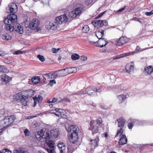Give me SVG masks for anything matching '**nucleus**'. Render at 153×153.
Instances as JSON below:
<instances>
[{
	"label": "nucleus",
	"instance_id": "f257e3e1",
	"mask_svg": "<svg viewBox=\"0 0 153 153\" xmlns=\"http://www.w3.org/2000/svg\"><path fill=\"white\" fill-rule=\"evenodd\" d=\"M17 16L15 14H12L7 16L6 18L4 20L5 24L6 29L10 32L15 30L20 34H22L23 32V29L19 24L17 22Z\"/></svg>",
	"mask_w": 153,
	"mask_h": 153
},
{
	"label": "nucleus",
	"instance_id": "f03ea898",
	"mask_svg": "<svg viewBox=\"0 0 153 153\" xmlns=\"http://www.w3.org/2000/svg\"><path fill=\"white\" fill-rule=\"evenodd\" d=\"M28 94V95L26 96L23 94L22 92L19 93L14 96V99L18 102H20L22 105L27 106L29 101V99H28V97H32L34 95V91L30 89L29 90Z\"/></svg>",
	"mask_w": 153,
	"mask_h": 153
},
{
	"label": "nucleus",
	"instance_id": "7ed1b4c3",
	"mask_svg": "<svg viewBox=\"0 0 153 153\" xmlns=\"http://www.w3.org/2000/svg\"><path fill=\"white\" fill-rule=\"evenodd\" d=\"M66 129L68 133H71L69 139L71 143L74 144L78 141V132L79 128L76 125H71L69 126Z\"/></svg>",
	"mask_w": 153,
	"mask_h": 153
},
{
	"label": "nucleus",
	"instance_id": "20e7f679",
	"mask_svg": "<svg viewBox=\"0 0 153 153\" xmlns=\"http://www.w3.org/2000/svg\"><path fill=\"white\" fill-rule=\"evenodd\" d=\"M36 137L38 140L41 142L48 141L50 139V136L49 132L47 131H43V129H41L40 131L36 132Z\"/></svg>",
	"mask_w": 153,
	"mask_h": 153
},
{
	"label": "nucleus",
	"instance_id": "39448f33",
	"mask_svg": "<svg viewBox=\"0 0 153 153\" xmlns=\"http://www.w3.org/2000/svg\"><path fill=\"white\" fill-rule=\"evenodd\" d=\"M15 117L10 115L5 117L4 118L0 121V126L2 128H6L12 124L15 120Z\"/></svg>",
	"mask_w": 153,
	"mask_h": 153
},
{
	"label": "nucleus",
	"instance_id": "423d86ee",
	"mask_svg": "<svg viewBox=\"0 0 153 153\" xmlns=\"http://www.w3.org/2000/svg\"><path fill=\"white\" fill-rule=\"evenodd\" d=\"M118 123V127H120V129H118L115 137H117L119 135H121L123 133V127L124 126V124L126 120L123 117H120L117 120Z\"/></svg>",
	"mask_w": 153,
	"mask_h": 153
},
{
	"label": "nucleus",
	"instance_id": "0eeeda50",
	"mask_svg": "<svg viewBox=\"0 0 153 153\" xmlns=\"http://www.w3.org/2000/svg\"><path fill=\"white\" fill-rule=\"evenodd\" d=\"M39 23L40 22L38 19H35L33 20L30 23V28L32 30L38 31L40 28V27L39 26Z\"/></svg>",
	"mask_w": 153,
	"mask_h": 153
},
{
	"label": "nucleus",
	"instance_id": "6e6552de",
	"mask_svg": "<svg viewBox=\"0 0 153 153\" xmlns=\"http://www.w3.org/2000/svg\"><path fill=\"white\" fill-rule=\"evenodd\" d=\"M55 20L59 25H61L66 23L68 20V18L65 14H63L56 17Z\"/></svg>",
	"mask_w": 153,
	"mask_h": 153
},
{
	"label": "nucleus",
	"instance_id": "1a4fd4ad",
	"mask_svg": "<svg viewBox=\"0 0 153 153\" xmlns=\"http://www.w3.org/2000/svg\"><path fill=\"white\" fill-rule=\"evenodd\" d=\"M48 146V148H45L46 150L49 153H56L54 150V142L52 140H48L45 142Z\"/></svg>",
	"mask_w": 153,
	"mask_h": 153
},
{
	"label": "nucleus",
	"instance_id": "9d476101",
	"mask_svg": "<svg viewBox=\"0 0 153 153\" xmlns=\"http://www.w3.org/2000/svg\"><path fill=\"white\" fill-rule=\"evenodd\" d=\"M17 5L14 3H10L6 8V12L8 13H15L17 11Z\"/></svg>",
	"mask_w": 153,
	"mask_h": 153
},
{
	"label": "nucleus",
	"instance_id": "9b49d317",
	"mask_svg": "<svg viewBox=\"0 0 153 153\" xmlns=\"http://www.w3.org/2000/svg\"><path fill=\"white\" fill-rule=\"evenodd\" d=\"M90 127L89 129L92 131V134L98 133L99 131V126L98 125H96L95 123L94 120H91L90 123Z\"/></svg>",
	"mask_w": 153,
	"mask_h": 153
},
{
	"label": "nucleus",
	"instance_id": "f8f14e48",
	"mask_svg": "<svg viewBox=\"0 0 153 153\" xmlns=\"http://www.w3.org/2000/svg\"><path fill=\"white\" fill-rule=\"evenodd\" d=\"M95 88L94 86L89 87L87 88L84 93V91H81L76 94L78 95H80L82 94H84L85 93L89 95H92L95 93Z\"/></svg>",
	"mask_w": 153,
	"mask_h": 153
},
{
	"label": "nucleus",
	"instance_id": "ddd939ff",
	"mask_svg": "<svg viewBox=\"0 0 153 153\" xmlns=\"http://www.w3.org/2000/svg\"><path fill=\"white\" fill-rule=\"evenodd\" d=\"M11 79L10 77L5 74H2L0 76V82L3 84H6Z\"/></svg>",
	"mask_w": 153,
	"mask_h": 153
},
{
	"label": "nucleus",
	"instance_id": "4468645a",
	"mask_svg": "<svg viewBox=\"0 0 153 153\" xmlns=\"http://www.w3.org/2000/svg\"><path fill=\"white\" fill-rule=\"evenodd\" d=\"M126 38L124 37H121L116 40L115 43L116 45L119 46L123 45L126 42Z\"/></svg>",
	"mask_w": 153,
	"mask_h": 153
},
{
	"label": "nucleus",
	"instance_id": "2eb2a0df",
	"mask_svg": "<svg viewBox=\"0 0 153 153\" xmlns=\"http://www.w3.org/2000/svg\"><path fill=\"white\" fill-rule=\"evenodd\" d=\"M144 72L146 75H151L153 72V66H146L144 69Z\"/></svg>",
	"mask_w": 153,
	"mask_h": 153
},
{
	"label": "nucleus",
	"instance_id": "dca6fc26",
	"mask_svg": "<svg viewBox=\"0 0 153 153\" xmlns=\"http://www.w3.org/2000/svg\"><path fill=\"white\" fill-rule=\"evenodd\" d=\"M120 136V137L119 140V143L120 145H123L126 144L127 141V139L125 135L122 134L121 135H119Z\"/></svg>",
	"mask_w": 153,
	"mask_h": 153
},
{
	"label": "nucleus",
	"instance_id": "f3484780",
	"mask_svg": "<svg viewBox=\"0 0 153 153\" xmlns=\"http://www.w3.org/2000/svg\"><path fill=\"white\" fill-rule=\"evenodd\" d=\"M92 24L95 27L97 28H99L103 26V21L102 20H95L92 22Z\"/></svg>",
	"mask_w": 153,
	"mask_h": 153
},
{
	"label": "nucleus",
	"instance_id": "a211bd4d",
	"mask_svg": "<svg viewBox=\"0 0 153 153\" xmlns=\"http://www.w3.org/2000/svg\"><path fill=\"white\" fill-rule=\"evenodd\" d=\"M61 70H65L67 75L72 73L74 72H76L77 71V69L76 67H66L64 69H61Z\"/></svg>",
	"mask_w": 153,
	"mask_h": 153
},
{
	"label": "nucleus",
	"instance_id": "6ab92c4d",
	"mask_svg": "<svg viewBox=\"0 0 153 153\" xmlns=\"http://www.w3.org/2000/svg\"><path fill=\"white\" fill-rule=\"evenodd\" d=\"M50 132L51 136L54 138H56L59 134V130L57 128L51 130Z\"/></svg>",
	"mask_w": 153,
	"mask_h": 153
},
{
	"label": "nucleus",
	"instance_id": "aec40b11",
	"mask_svg": "<svg viewBox=\"0 0 153 153\" xmlns=\"http://www.w3.org/2000/svg\"><path fill=\"white\" fill-rule=\"evenodd\" d=\"M131 63V64L130 63L128 64L126 66V71L129 73L133 71L134 69V63L132 62Z\"/></svg>",
	"mask_w": 153,
	"mask_h": 153
},
{
	"label": "nucleus",
	"instance_id": "412c9836",
	"mask_svg": "<svg viewBox=\"0 0 153 153\" xmlns=\"http://www.w3.org/2000/svg\"><path fill=\"white\" fill-rule=\"evenodd\" d=\"M58 25L59 24L55 21V22H50L48 27V28L54 30L56 28Z\"/></svg>",
	"mask_w": 153,
	"mask_h": 153
},
{
	"label": "nucleus",
	"instance_id": "4be33fe9",
	"mask_svg": "<svg viewBox=\"0 0 153 153\" xmlns=\"http://www.w3.org/2000/svg\"><path fill=\"white\" fill-rule=\"evenodd\" d=\"M134 52H129L128 53H123L122 54H120V55H119L117 56H116L113 57V60H115V59H117L121 58L124 57H125L126 56H128L130 55L131 54H133V53Z\"/></svg>",
	"mask_w": 153,
	"mask_h": 153
},
{
	"label": "nucleus",
	"instance_id": "5701e85b",
	"mask_svg": "<svg viewBox=\"0 0 153 153\" xmlns=\"http://www.w3.org/2000/svg\"><path fill=\"white\" fill-rule=\"evenodd\" d=\"M108 42L106 40H105L104 38L101 39L98 41V46L101 48L105 46L107 44Z\"/></svg>",
	"mask_w": 153,
	"mask_h": 153
},
{
	"label": "nucleus",
	"instance_id": "b1692460",
	"mask_svg": "<svg viewBox=\"0 0 153 153\" xmlns=\"http://www.w3.org/2000/svg\"><path fill=\"white\" fill-rule=\"evenodd\" d=\"M99 141V139L98 137H96V139L91 140L90 144L91 145L92 148L94 147L95 148L98 146V142Z\"/></svg>",
	"mask_w": 153,
	"mask_h": 153
},
{
	"label": "nucleus",
	"instance_id": "393cba45",
	"mask_svg": "<svg viewBox=\"0 0 153 153\" xmlns=\"http://www.w3.org/2000/svg\"><path fill=\"white\" fill-rule=\"evenodd\" d=\"M96 35L97 38L99 39V40L100 39H102L103 38H102V36H103L104 35V30H101V31H98L96 32Z\"/></svg>",
	"mask_w": 153,
	"mask_h": 153
},
{
	"label": "nucleus",
	"instance_id": "a878e982",
	"mask_svg": "<svg viewBox=\"0 0 153 153\" xmlns=\"http://www.w3.org/2000/svg\"><path fill=\"white\" fill-rule=\"evenodd\" d=\"M82 8L80 7L76 8L74 10L76 13L77 16H79L82 13Z\"/></svg>",
	"mask_w": 153,
	"mask_h": 153
},
{
	"label": "nucleus",
	"instance_id": "bb28decb",
	"mask_svg": "<svg viewBox=\"0 0 153 153\" xmlns=\"http://www.w3.org/2000/svg\"><path fill=\"white\" fill-rule=\"evenodd\" d=\"M118 98L119 100V102L121 103L124 102L126 98V96L125 95L122 94L118 96Z\"/></svg>",
	"mask_w": 153,
	"mask_h": 153
},
{
	"label": "nucleus",
	"instance_id": "cd10ccee",
	"mask_svg": "<svg viewBox=\"0 0 153 153\" xmlns=\"http://www.w3.org/2000/svg\"><path fill=\"white\" fill-rule=\"evenodd\" d=\"M40 80V78L38 76H34L32 79V82L35 84L38 83Z\"/></svg>",
	"mask_w": 153,
	"mask_h": 153
},
{
	"label": "nucleus",
	"instance_id": "c85d7f7f",
	"mask_svg": "<svg viewBox=\"0 0 153 153\" xmlns=\"http://www.w3.org/2000/svg\"><path fill=\"white\" fill-rule=\"evenodd\" d=\"M2 38L4 40H9L11 39V37L7 33L4 34L2 36Z\"/></svg>",
	"mask_w": 153,
	"mask_h": 153
},
{
	"label": "nucleus",
	"instance_id": "c756f323",
	"mask_svg": "<svg viewBox=\"0 0 153 153\" xmlns=\"http://www.w3.org/2000/svg\"><path fill=\"white\" fill-rule=\"evenodd\" d=\"M57 71H59V72L58 73L59 76H64L67 75L65 70H59Z\"/></svg>",
	"mask_w": 153,
	"mask_h": 153
},
{
	"label": "nucleus",
	"instance_id": "7c9ffc66",
	"mask_svg": "<svg viewBox=\"0 0 153 153\" xmlns=\"http://www.w3.org/2000/svg\"><path fill=\"white\" fill-rule=\"evenodd\" d=\"M71 58L73 60H76L79 59L80 58V56L77 54L74 53L71 55Z\"/></svg>",
	"mask_w": 153,
	"mask_h": 153
},
{
	"label": "nucleus",
	"instance_id": "2f4dec72",
	"mask_svg": "<svg viewBox=\"0 0 153 153\" xmlns=\"http://www.w3.org/2000/svg\"><path fill=\"white\" fill-rule=\"evenodd\" d=\"M89 30L88 26L87 25H85L82 28V31L83 33H88Z\"/></svg>",
	"mask_w": 153,
	"mask_h": 153
},
{
	"label": "nucleus",
	"instance_id": "473e14b6",
	"mask_svg": "<svg viewBox=\"0 0 153 153\" xmlns=\"http://www.w3.org/2000/svg\"><path fill=\"white\" fill-rule=\"evenodd\" d=\"M69 17L71 18H74L77 17L76 13L74 12V10L70 12L69 13Z\"/></svg>",
	"mask_w": 153,
	"mask_h": 153
},
{
	"label": "nucleus",
	"instance_id": "72a5a7b5",
	"mask_svg": "<svg viewBox=\"0 0 153 153\" xmlns=\"http://www.w3.org/2000/svg\"><path fill=\"white\" fill-rule=\"evenodd\" d=\"M13 62L12 59L10 58H6L4 59V62L5 63L9 64Z\"/></svg>",
	"mask_w": 153,
	"mask_h": 153
},
{
	"label": "nucleus",
	"instance_id": "f704fd0d",
	"mask_svg": "<svg viewBox=\"0 0 153 153\" xmlns=\"http://www.w3.org/2000/svg\"><path fill=\"white\" fill-rule=\"evenodd\" d=\"M9 71L7 69L5 68L3 66L0 65V71L7 73Z\"/></svg>",
	"mask_w": 153,
	"mask_h": 153
},
{
	"label": "nucleus",
	"instance_id": "c9c22d12",
	"mask_svg": "<svg viewBox=\"0 0 153 153\" xmlns=\"http://www.w3.org/2000/svg\"><path fill=\"white\" fill-rule=\"evenodd\" d=\"M94 122L95 123H96L95 124L96 125H98V126H99L101 124L102 122V119L101 117H98L97 119L94 121Z\"/></svg>",
	"mask_w": 153,
	"mask_h": 153
},
{
	"label": "nucleus",
	"instance_id": "e433bc0d",
	"mask_svg": "<svg viewBox=\"0 0 153 153\" xmlns=\"http://www.w3.org/2000/svg\"><path fill=\"white\" fill-rule=\"evenodd\" d=\"M70 102V99L67 97H65L64 98V99H62L60 101H59L58 102Z\"/></svg>",
	"mask_w": 153,
	"mask_h": 153
},
{
	"label": "nucleus",
	"instance_id": "4c0bfd02",
	"mask_svg": "<svg viewBox=\"0 0 153 153\" xmlns=\"http://www.w3.org/2000/svg\"><path fill=\"white\" fill-rule=\"evenodd\" d=\"M35 99H36V101H38L39 103H41L42 100V97L40 95H39L37 97H36Z\"/></svg>",
	"mask_w": 153,
	"mask_h": 153
},
{
	"label": "nucleus",
	"instance_id": "58836bf2",
	"mask_svg": "<svg viewBox=\"0 0 153 153\" xmlns=\"http://www.w3.org/2000/svg\"><path fill=\"white\" fill-rule=\"evenodd\" d=\"M37 58L42 62H43L45 61V59L44 57L40 55H38L37 56Z\"/></svg>",
	"mask_w": 153,
	"mask_h": 153
},
{
	"label": "nucleus",
	"instance_id": "ea45409f",
	"mask_svg": "<svg viewBox=\"0 0 153 153\" xmlns=\"http://www.w3.org/2000/svg\"><path fill=\"white\" fill-rule=\"evenodd\" d=\"M7 114V111H6L4 109H2L0 110V114L3 115Z\"/></svg>",
	"mask_w": 153,
	"mask_h": 153
},
{
	"label": "nucleus",
	"instance_id": "a19ab883",
	"mask_svg": "<svg viewBox=\"0 0 153 153\" xmlns=\"http://www.w3.org/2000/svg\"><path fill=\"white\" fill-rule=\"evenodd\" d=\"M73 146H69L68 148V151L67 153H72L73 150L74 149L72 147Z\"/></svg>",
	"mask_w": 153,
	"mask_h": 153
},
{
	"label": "nucleus",
	"instance_id": "79ce46f5",
	"mask_svg": "<svg viewBox=\"0 0 153 153\" xmlns=\"http://www.w3.org/2000/svg\"><path fill=\"white\" fill-rule=\"evenodd\" d=\"M24 132L26 136H29L30 134V132L28 129H25L24 131Z\"/></svg>",
	"mask_w": 153,
	"mask_h": 153
},
{
	"label": "nucleus",
	"instance_id": "37998d69",
	"mask_svg": "<svg viewBox=\"0 0 153 153\" xmlns=\"http://www.w3.org/2000/svg\"><path fill=\"white\" fill-rule=\"evenodd\" d=\"M60 153H65V147L64 146L59 149Z\"/></svg>",
	"mask_w": 153,
	"mask_h": 153
},
{
	"label": "nucleus",
	"instance_id": "c03bdc74",
	"mask_svg": "<svg viewBox=\"0 0 153 153\" xmlns=\"http://www.w3.org/2000/svg\"><path fill=\"white\" fill-rule=\"evenodd\" d=\"M149 48H147V49H148ZM147 49V48H144V49H141L140 48L139 46H137L136 48V51H138L139 52H141Z\"/></svg>",
	"mask_w": 153,
	"mask_h": 153
},
{
	"label": "nucleus",
	"instance_id": "a18cd8bd",
	"mask_svg": "<svg viewBox=\"0 0 153 153\" xmlns=\"http://www.w3.org/2000/svg\"><path fill=\"white\" fill-rule=\"evenodd\" d=\"M60 50V48L56 49L55 48H52L51 49L52 52L54 53H56Z\"/></svg>",
	"mask_w": 153,
	"mask_h": 153
},
{
	"label": "nucleus",
	"instance_id": "49530a36",
	"mask_svg": "<svg viewBox=\"0 0 153 153\" xmlns=\"http://www.w3.org/2000/svg\"><path fill=\"white\" fill-rule=\"evenodd\" d=\"M80 59L82 61H86L87 60V58L84 55L80 57Z\"/></svg>",
	"mask_w": 153,
	"mask_h": 153
},
{
	"label": "nucleus",
	"instance_id": "de8ad7c7",
	"mask_svg": "<svg viewBox=\"0 0 153 153\" xmlns=\"http://www.w3.org/2000/svg\"><path fill=\"white\" fill-rule=\"evenodd\" d=\"M56 84V81L54 80H53L50 81L48 85L51 86H52L53 84Z\"/></svg>",
	"mask_w": 153,
	"mask_h": 153
},
{
	"label": "nucleus",
	"instance_id": "09e8293b",
	"mask_svg": "<svg viewBox=\"0 0 153 153\" xmlns=\"http://www.w3.org/2000/svg\"><path fill=\"white\" fill-rule=\"evenodd\" d=\"M51 73H48L45 74H43V76H45L46 78H49V77L51 76Z\"/></svg>",
	"mask_w": 153,
	"mask_h": 153
},
{
	"label": "nucleus",
	"instance_id": "8fccbe9b",
	"mask_svg": "<svg viewBox=\"0 0 153 153\" xmlns=\"http://www.w3.org/2000/svg\"><path fill=\"white\" fill-rule=\"evenodd\" d=\"M102 88V86H100L98 87L97 88H95V92H100V90L101 88Z\"/></svg>",
	"mask_w": 153,
	"mask_h": 153
},
{
	"label": "nucleus",
	"instance_id": "3c124183",
	"mask_svg": "<svg viewBox=\"0 0 153 153\" xmlns=\"http://www.w3.org/2000/svg\"><path fill=\"white\" fill-rule=\"evenodd\" d=\"M126 6H124L123 8L119 9L116 12L117 13H121L124 11L126 8Z\"/></svg>",
	"mask_w": 153,
	"mask_h": 153
},
{
	"label": "nucleus",
	"instance_id": "603ef678",
	"mask_svg": "<svg viewBox=\"0 0 153 153\" xmlns=\"http://www.w3.org/2000/svg\"><path fill=\"white\" fill-rule=\"evenodd\" d=\"M2 152L3 153H12L11 151L7 149H3L2 151Z\"/></svg>",
	"mask_w": 153,
	"mask_h": 153
},
{
	"label": "nucleus",
	"instance_id": "864d4df0",
	"mask_svg": "<svg viewBox=\"0 0 153 153\" xmlns=\"http://www.w3.org/2000/svg\"><path fill=\"white\" fill-rule=\"evenodd\" d=\"M153 14V10H152L150 12H146L145 13V14L147 16H150Z\"/></svg>",
	"mask_w": 153,
	"mask_h": 153
},
{
	"label": "nucleus",
	"instance_id": "5fc2aeb1",
	"mask_svg": "<svg viewBox=\"0 0 153 153\" xmlns=\"http://www.w3.org/2000/svg\"><path fill=\"white\" fill-rule=\"evenodd\" d=\"M23 53L22 51H15L14 52V54L18 55V54H22Z\"/></svg>",
	"mask_w": 153,
	"mask_h": 153
},
{
	"label": "nucleus",
	"instance_id": "6e6d98bb",
	"mask_svg": "<svg viewBox=\"0 0 153 153\" xmlns=\"http://www.w3.org/2000/svg\"><path fill=\"white\" fill-rule=\"evenodd\" d=\"M133 126V123H130L128 124V126L129 129H131Z\"/></svg>",
	"mask_w": 153,
	"mask_h": 153
},
{
	"label": "nucleus",
	"instance_id": "4d7b16f0",
	"mask_svg": "<svg viewBox=\"0 0 153 153\" xmlns=\"http://www.w3.org/2000/svg\"><path fill=\"white\" fill-rule=\"evenodd\" d=\"M55 110L57 113L59 112L61 113L62 111V109H61L56 108L55 109Z\"/></svg>",
	"mask_w": 153,
	"mask_h": 153
},
{
	"label": "nucleus",
	"instance_id": "13d9d810",
	"mask_svg": "<svg viewBox=\"0 0 153 153\" xmlns=\"http://www.w3.org/2000/svg\"><path fill=\"white\" fill-rule=\"evenodd\" d=\"M57 117H61L62 116V114L60 113H53Z\"/></svg>",
	"mask_w": 153,
	"mask_h": 153
},
{
	"label": "nucleus",
	"instance_id": "bf43d9fd",
	"mask_svg": "<svg viewBox=\"0 0 153 153\" xmlns=\"http://www.w3.org/2000/svg\"><path fill=\"white\" fill-rule=\"evenodd\" d=\"M51 76H53L54 78H56L58 76V74H57L56 73H55L54 74H52Z\"/></svg>",
	"mask_w": 153,
	"mask_h": 153
},
{
	"label": "nucleus",
	"instance_id": "052dcab7",
	"mask_svg": "<svg viewBox=\"0 0 153 153\" xmlns=\"http://www.w3.org/2000/svg\"><path fill=\"white\" fill-rule=\"evenodd\" d=\"M58 100V99L57 98H53L52 99L51 102L52 103H54L56 102Z\"/></svg>",
	"mask_w": 153,
	"mask_h": 153
},
{
	"label": "nucleus",
	"instance_id": "680f3d73",
	"mask_svg": "<svg viewBox=\"0 0 153 153\" xmlns=\"http://www.w3.org/2000/svg\"><path fill=\"white\" fill-rule=\"evenodd\" d=\"M57 146H58V147L59 149V148H61L62 147L64 146L63 144H61V143L59 144Z\"/></svg>",
	"mask_w": 153,
	"mask_h": 153
},
{
	"label": "nucleus",
	"instance_id": "e2e57ef3",
	"mask_svg": "<svg viewBox=\"0 0 153 153\" xmlns=\"http://www.w3.org/2000/svg\"><path fill=\"white\" fill-rule=\"evenodd\" d=\"M103 21V26L104 25L105 26H106L107 25H108V23L105 20H104Z\"/></svg>",
	"mask_w": 153,
	"mask_h": 153
},
{
	"label": "nucleus",
	"instance_id": "0e129e2a",
	"mask_svg": "<svg viewBox=\"0 0 153 153\" xmlns=\"http://www.w3.org/2000/svg\"><path fill=\"white\" fill-rule=\"evenodd\" d=\"M22 150H17L14 153H22Z\"/></svg>",
	"mask_w": 153,
	"mask_h": 153
},
{
	"label": "nucleus",
	"instance_id": "69168bd1",
	"mask_svg": "<svg viewBox=\"0 0 153 153\" xmlns=\"http://www.w3.org/2000/svg\"><path fill=\"white\" fill-rule=\"evenodd\" d=\"M104 12L102 13H100L97 17V18L100 17L102 16V15L104 14Z\"/></svg>",
	"mask_w": 153,
	"mask_h": 153
},
{
	"label": "nucleus",
	"instance_id": "338daca9",
	"mask_svg": "<svg viewBox=\"0 0 153 153\" xmlns=\"http://www.w3.org/2000/svg\"><path fill=\"white\" fill-rule=\"evenodd\" d=\"M97 42H93V41H89V43L90 44H95L96 43H97Z\"/></svg>",
	"mask_w": 153,
	"mask_h": 153
},
{
	"label": "nucleus",
	"instance_id": "774afa93",
	"mask_svg": "<svg viewBox=\"0 0 153 153\" xmlns=\"http://www.w3.org/2000/svg\"><path fill=\"white\" fill-rule=\"evenodd\" d=\"M133 19L134 20L138 21L141 23V22L139 21V19H138L137 18L135 17V18H133Z\"/></svg>",
	"mask_w": 153,
	"mask_h": 153
}]
</instances>
